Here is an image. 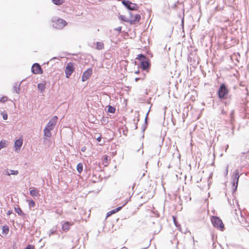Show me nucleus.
Returning a JSON list of instances; mask_svg holds the SVG:
<instances>
[{"label": "nucleus", "mask_w": 249, "mask_h": 249, "mask_svg": "<svg viewBox=\"0 0 249 249\" xmlns=\"http://www.w3.org/2000/svg\"><path fill=\"white\" fill-rule=\"evenodd\" d=\"M58 118L56 116L53 117L47 123L44 129V135L46 137L50 138L52 136L51 130L55 127Z\"/></svg>", "instance_id": "nucleus-1"}, {"label": "nucleus", "mask_w": 249, "mask_h": 249, "mask_svg": "<svg viewBox=\"0 0 249 249\" xmlns=\"http://www.w3.org/2000/svg\"><path fill=\"white\" fill-rule=\"evenodd\" d=\"M86 150V146H83L82 148H81V150L82 151V152H85Z\"/></svg>", "instance_id": "nucleus-37"}, {"label": "nucleus", "mask_w": 249, "mask_h": 249, "mask_svg": "<svg viewBox=\"0 0 249 249\" xmlns=\"http://www.w3.org/2000/svg\"><path fill=\"white\" fill-rule=\"evenodd\" d=\"M31 71L33 74H42L43 73V71L40 65L37 63H34L31 68Z\"/></svg>", "instance_id": "nucleus-9"}, {"label": "nucleus", "mask_w": 249, "mask_h": 249, "mask_svg": "<svg viewBox=\"0 0 249 249\" xmlns=\"http://www.w3.org/2000/svg\"><path fill=\"white\" fill-rule=\"evenodd\" d=\"M111 214H110V213H109V212L107 213V216H109V215H110Z\"/></svg>", "instance_id": "nucleus-46"}, {"label": "nucleus", "mask_w": 249, "mask_h": 249, "mask_svg": "<svg viewBox=\"0 0 249 249\" xmlns=\"http://www.w3.org/2000/svg\"><path fill=\"white\" fill-rule=\"evenodd\" d=\"M120 18L122 20H124V21H125V20L124 19H128V18H126V17H125V16H120Z\"/></svg>", "instance_id": "nucleus-32"}, {"label": "nucleus", "mask_w": 249, "mask_h": 249, "mask_svg": "<svg viewBox=\"0 0 249 249\" xmlns=\"http://www.w3.org/2000/svg\"><path fill=\"white\" fill-rule=\"evenodd\" d=\"M1 115L2 116V118L4 120H6L8 119V115L7 113H5L4 112H1Z\"/></svg>", "instance_id": "nucleus-27"}, {"label": "nucleus", "mask_w": 249, "mask_h": 249, "mask_svg": "<svg viewBox=\"0 0 249 249\" xmlns=\"http://www.w3.org/2000/svg\"><path fill=\"white\" fill-rule=\"evenodd\" d=\"M121 29H122V27H118L117 29H116V30L120 32L121 31Z\"/></svg>", "instance_id": "nucleus-41"}, {"label": "nucleus", "mask_w": 249, "mask_h": 249, "mask_svg": "<svg viewBox=\"0 0 249 249\" xmlns=\"http://www.w3.org/2000/svg\"><path fill=\"white\" fill-rule=\"evenodd\" d=\"M229 91L224 84L220 85L218 90V96L220 99H225L227 98V95L229 94Z\"/></svg>", "instance_id": "nucleus-3"}, {"label": "nucleus", "mask_w": 249, "mask_h": 249, "mask_svg": "<svg viewBox=\"0 0 249 249\" xmlns=\"http://www.w3.org/2000/svg\"><path fill=\"white\" fill-rule=\"evenodd\" d=\"M8 99L7 96H3L2 97L0 98V102L5 103Z\"/></svg>", "instance_id": "nucleus-28"}, {"label": "nucleus", "mask_w": 249, "mask_h": 249, "mask_svg": "<svg viewBox=\"0 0 249 249\" xmlns=\"http://www.w3.org/2000/svg\"><path fill=\"white\" fill-rule=\"evenodd\" d=\"M18 174V170H13L11 169L6 170L5 174L7 176L10 175H17Z\"/></svg>", "instance_id": "nucleus-18"}, {"label": "nucleus", "mask_w": 249, "mask_h": 249, "mask_svg": "<svg viewBox=\"0 0 249 249\" xmlns=\"http://www.w3.org/2000/svg\"><path fill=\"white\" fill-rule=\"evenodd\" d=\"M8 142L6 140H1L0 142V150L3 148L6 147L8 145Z\"/></svg>", "instance_id": "nucleus-21"}, {"label": "nucleus", "mask_w": 249, "mask_h": 249, "mask_svg": "<svg viewBox=\"0 0 249 249\" xmlns=\"http://www.w3.org/2000/svg\"><path fill=\"white\" fill-rule=\"evenodd\" d=\"M240 177L239 172L238 169L235 170L232 175V185L235 190L238 186L239 178Z\"/></svg>", "instance_id": "nucleus-8"}, {"label": "nucleus", "mask_w": 249, "mask_h": 249, "mask_svg": "<svg viewBox=\"0 0 249 249\" xmlns=\"http://www.w3.org/2000/svg\"><path fill=\"white\" fill-rule=\"evenodd\" d=\"M105 142V139H103V140L102 141V142L100 144V145H103Z\"/></svg>", "instance_id": "nucleus-40"}, {"label": "nucleus", "mask_w": 249, "mask_h": 249, "mask_svg": "<svg viewBox=\"0 0 249 249\" xmlns=\"http://www.w3.org/2000/svg\"><path fill=\"white\" fill-rule=\"evenodd\" d=\"M24 249H35V246L33 245L29 244Z\"/></svg>", "instance_id": "nucleus-30"}, {"label": "nucleus", "mask_w": 249, "mask_h": 249, "mask_svg": "<svg viewBox=\"0 0 249 249\" xmlns=\"http://www.w3.org/2000/svg\"><path fill=\"white\" fill-rule=\"evenodd\" d=\"M122 207L121 206V207H119L116 209H115V211L116 212L119 211L120 210H121V209H122Z\"/></svg>", "instance_id": "nucleus-36"}, {"label": "nucleus", "mask_w": 249, "mask_h": 249, "mask_svg": "<svg viewBox=\"0 0 249 249\" xmlns=\"http://www.w3.org/2000/svg\"><path fill=\"white\" fill-rule=\"evenodd\" d=\"M28 204L30 208L34 207L35 206V202L33 199H30L28 200Z\"/></svg>", "instance_id": "nucleus-25"}, {"label": "nucleus", "mask_w": 249, "mask_h": 249, "mask_svg": "<svg viewBox=\"0 0 249 249\" xmlns=\"http://www.w3.org/2000/svg\"><path fill=\"white\" fill-rule=\"evenodd\" d=\"M102 138L101 137V136H99L97 138H96V140L98 142H101L102 141Z\"/></svg>", "instance_id": "nucleus-34"}, {"label": "nucleus", "mask_w": 249, "mask_h": 249, "mask_svg": "<svg viewBox=\"0 0 249 249\" xmlns=\"http://www.w3.org/2000/svg\"><path fill=\"white\" fill-rule=\"evenodd\" d=\"M55 232V231H51V233L50 234H54Z\"/></svg>", "instance_id": "nucleus-43"}, {"label": "nucleus", "mask_w": 249, "mask_h": 249, "mask_svg": "<svg viewBox=\"0 0 249 249\" xmlns=\"http://www.w3.org/2000/svg\"><path fill=\"white\" fill-rule=\"evenodd\" d=\"M104 48V44L102 42H97L96 48L98 50H102Z\"/></svg>", "instance_id": "nucleus-23"}, {"label": "nucleus", "mask_w": 249, "mask_h": 249, "mask_svg": "<svg viewBox=\"0 0 249 249\" xmlns=\"http://www.w3.org/2000/svg\"><path fill=\"white\" fill-rule=\"evenodd\" d=\"M74 70L72 63L70 62L67 64L65 70L66 77L69 78Z\"/></svg>", "instance_id": "nucleus-7"}, {"label": "nucleus", "mask_w": 249, "mask_h": 249, "mask_svg": "<svg viewBox=\"0 0 249 249\" xmlns=\"http://www.w3.org/2000/svg\"><path fill=\"white\" fill-rule=\"evenodd\" d=\"M62 226V230L64 232H67L72 226L74 223L73 222H69L67 221H62L61 222Z\"/></svg>", "instance_id": "nucleus-10"}, {"label": "nucleus", "mask_w": 249, "mask_h": 249, "mask_svg": "<svg viewBox=\"0 0 249 249\" xmlns=\"http://www.w3.org/2000/svg\"><path fill=\"white\" fill-rule=\"evenodd\" d=\"M92 68H89L86 71L82 76V81L84 82L86 81L91 75L92 74Z\"/></svg>", "instance_id": "nucleus-12"}, {"label": "nucleus", "mask_w": 249, "mask_h": 249, "mask_svg": "<svg viewBox=\"0 0 249 249\" xmlns=\"http://www.w3.org/2000/svg\"><path fill=\"white\" fill-rule=\"evenodd\" d=\"M87 106L89 108L90 107V105L92 106V102H90L89 101V100L88 99V102L87 103Z\"/></svg>", "instance_id": "nucleus-33"}, {"label": "nucleus", "mask_w": 249, "mask_h": 249, "mask_svg": "<svg viewBox=\"0 0 249 249\" xmlns=\"http://www.w3.org/2000/svg\"><path fill=\"white\" fill-rule=\"evenodd\" d=\"M23 81H24V80H22L20 82V83H19V84L18 85V86L17 83L15 84V85H14L13 88V90L14 92H15L16 93H17L18 94L19 93V92L20 90V84H21V82H23Z\"/></svg>", "instance_id": "nucleus-17"}, {"label": "nucleus", "mask_w": 249, "mask_h": 249, "mask_svg": "<svg viewBox=\"0 0 249 249\" xmlns=\"http://www.w3.org/2000/svg\"><path fill=\"white\" fill-rule=\"evenodd\" d=\"M173 219H174V221L175 224H176V218H175V216H173Z\"/></svg>", "instance_id": "nucleus-44"}, {"label": "nucleus", "mask_w": 249, "mask_h": 249, "mask_svg": "<svg viewBox=\"0 0 249 249\" xmlns=\"http://www.w3.org/2000/svg\"><path fill=\"white\" fill-rule=\"evenodd\" d=\"M141 66L143 70H147L149 68L150 64L148 61H142L141 63Z\"/></svg>", "instance_id": "nucleus-15"}, {"label": "nucleus", "mask_w": 249, "mask_h": 249, "mask_svg": "<svg viewBox=\"0 0 249 249\" xmlns=\"http://www.w3.org/2000/svg\"><path fill=\"white\" fill-rule=\"evenodd\" d=\"M115 108L114 107H113L111 106H108V112H110V113H113L115 112Z\"/></svg>", "instance_id": "nucleus-26"}, {"label": "nucleus", "mask_w": 249, "mask_h": 249, "mask_svg": "<svg viewBox=\"0 0 249 249\" xmlns=\"http://www.w3.org/2000/svg\"><path fill=\"white\" fill-rule=\"evenodd\" d=\"M145 78V75L143 76L142 77H139V78H136L135 80L136 82H137L139 80H143Z\"/></svg>", "instance_id": "nucleus-31"}, {"label": "nucleus", "mask_w": 249, "mask_h": 249, "mask_svg": "<svg viewBox=\"0 0 249 249\" xmlns=\"http://www.w3.org/2000/svg\"><path fill=\"white\" fill-rule=\"evenodd\" d=\"M57 59H58V58H57V57H53L52 58L50 59V61H52V60H53Z\"/></svg>", "instance_id": "nucleus-39"}, {"label": "nucleus", "mask_w": 249, "mask_h": 249, "mask_svg": "<svg viewBox=\"0 0 249 249\" xmlns=\"http://www.w3.org/2000/svg\"><path fill=\"white\" fill-rule=\"evenodd\" d=\"M15 211L20 216H25V213H23L22 210L19 207H15L14 208Z\"/></svg>", "instance_id": "nucleus-19"}, {"label": "nucleus", "mask_w": 249, "mask_h": 249, "mask_svg": "<svg viewBox=\"0 0 249 249\" xmlns=\"http://www.w3.org/2000/svg\"><path fill=\"white\" fill-rule=\"evenodd\" d=\"M211 222L213 225V226L221 231H223L224 230V224L222 222V221L221 219H220L217 216H212L211 217Z\"/></svg>", "instance_id": "nucleus-2"}, {"label": "nucleus", "mask_w": 249, "mask_h": 249, "mask_svg": "<svg viewBox=\"0 0 249 249\" xmlns=\"http://www.w3.org/2000/svg\"><path fill=\"white\" fill-rule=\"evenodd\" d=\"M9 231V227L7 225H4L2 227V233L5 235H7Z\"/></svg>", "instance_id": "nucleus-20"}, {"label": "nucleus", "mask_w": 249, "mask_h": 249, "mask_svg": "<svg viewBox=\"0 0 249 249\" xmlns=\"http://www.w3.org/2000/svg\"><path fill=\"white\" fill-rule=\"evenodd\" d=\"M122 3L128 9L131 10H137L139 6L137 4L131 2L129 0H123Z\"/></svg>", "instance_id": "nucleus-6"}, {"label": "nucleus", "mask_w": 249, "mask_h": 249, "mask_svg": "<svg viewBox=\"0 0 249 249\" xmlns=\"http://www.w3.org/2000/svg\"><path fill=\"white\" fill-rule=\"evenodd\" d=\"M141 18V16L139 14H133L132 13H129V17L128 19H124L125 22L129 23L130 24H136L139 23Z\"/></svg>", "instance_id": "nucleus-4"}, {"label": "nucleus", "mask_w": 249, "mask_h": 249, "mask_svg": "<svg viewBox=\"0 0 249 249\" xmlns=\"http://www.w3.org/2000/svg\"><path fill=\"white\" fill-rule=\"evenodd\" d=\"M245 90L246 91V93L248 94V90L246 87H245Z\"/></svg>", "instance_id": "nucleus-42"}, {"label": "nucleus", "mask_w": 249, "mask_h": 249, "mask_svg": "<svg viewBox=\"0 0 249 249\" xmlns=\"http://www.w3.org/2000/svg\"><path fill=\"white\" fill-rule=\"evenodd\" d=\"M109 213H110V214H112V213H116V211L115 209L112 210L111 211H110Z\"/></svg>", "instance_id": "nucleus-38"}, {"label": "nucleus", "mask_w": 249, "mask_h": 249, "mask_svg": "<svg viewBox=\"0 0 249 249\" xmlns=\"http://www.w3.org/2000/svg\"><path fill=\"white\" fill-rule=\"evenodd\" d=\"M83 166L82 163H79L76 166V169L79 173H81L83 171Z\"/></svg>", "instance_id": "nucleus-22"}, {"label": "nucleus", "mask_w": 249, "mask_h": 249, "mask_svg": "<svg viewBox=\"0 0 249 249\" xmlns=\"http://www.w3.org/2000/svg\"><path fill=\"white\" fill-rule=\"evenodd\" d=\"M30 195L33 197H37L39 196V191L37 188H33L30 190Z\"/></svg>", "instance_id": "nucleus-13"}, {"label": "nucleus", "mask_w": 249, "mask_h": 249, "mask_svg": "<svg viewBox=\"0 0 249 249\" xmlns=\"http://www.w3.org/2000/svg\"><path fill=\"white\" fill-rule=\"evenodd\" d=\"M53 2L56 5H60L63 2V0H52Z\"/></svg>", "instance_id": "nucleus-24"}, {"label": "nucleus", "mask_w": 249, "mask_h": 249, "mask_svg": "<svg viewBox=\"0 0 249 249\" xmlns=\"http://www.w3.org/2000/svg\"><path fill=\"white\" fill-rule=\"evenodd\" d=\"M46 83H39L37 84V89L40 93H43L46 89Z\"/></svg>", "instance_id": "nucleus-16"}, {"label": "nucleus", "mask_w": 249, "mask_h": 249, "mask_svg": "<svg viewBox=\"0 0 249 249\" xmlns=\"http://www.w3.org/2000/svg\"><path fill=\"white\" fill-rule=\"evenodd\" d=\"M23 138L22 136L17 139L14 142V147L15 148V151L18 152L21 149V147L23 144Z\"/></svg>", "instance_id": "nucleus-11"}, {"label": "nucleus", "mask_w": 249, "mask_h": 249, "mask_svg": "<svg viewBox=\"0 0 249 249\" xmlns=\"http://www.w3.org/2000/svg\"><path fill=\"white\" fill-rule=\"evenodd\" d=\"M67 25V22L60 18H58L56 21H53V27L57 29H62Z\"/></svg>", "instance_id": "nucleus-5"}, {"label": "nucleus", "mask_w": 249, "mask_h": 249, "mask_svg": "<svg viewBox=\"0 0 249 249\" xmlns=\"http://www.w3.org/2000/svg\"><path fill=\"white\" fill-rule=\"evenodd\" d=\"M228 167H227L226 168V174H228Z\"/></svg>", "instance_id": "nucleus-45"}, {"label": "nucleus", "mask_w": 249, "mask_h": 249, "mask_svg": "<svg viewBox=\"0 0 249 249\" xmlns=\"http://www.w3.org/2000/svg\"><path fill=\"white\" fill-rule=\"evenodd\" d=\"M13 213L12 210H9L7 213V215H10L11 214Z\"/></svg>", "instance_id": "nucleus-35"}, {"label": "nucleus", "mask_w": 249, "mask_h": 249, "mask_svg": "<svg viewBox=\"0 0 249 249\" xmlns=\"http://www.w3.org/2000/svg\"><path fill=\"white\" fill-rule=\"evenodd\" d=\"M110 159L109 158V157L106 155L103 156L102 158V163L105 166H107L108 164L109 161H110Z\"/></svg>", "instance_id": "nucleus-14"}, {"label": "nucleus", "mask_w": 249, "mask_h": 249, "mask_svg": "<svg viewBox=\"0 0 249 249\" xmlns=\"http://www.w3.org/2000/svg\"><path fill=\"white\" fill-rule=\"evenodd\" d=\"M135 73H139V71H137Z\"/></svg>", "instance_id": "nucleus-47"}, {"label": "nucleus", "mask_w": 249, "mask_h": 249, "mask_svg": "<svg viewBox=\"0 0 249 249\" xmlns=\"http://www.w3.org/2000/svg\"><path fill=\"white\" fill-rule=\"evenodd\" d=\"M145 56L143 54H139L138 55V57H137V59H139V60H142V61H143V60H144L145 59Z\"/></svg>", "instance_id": "nucleus-29"}]
</instances>
